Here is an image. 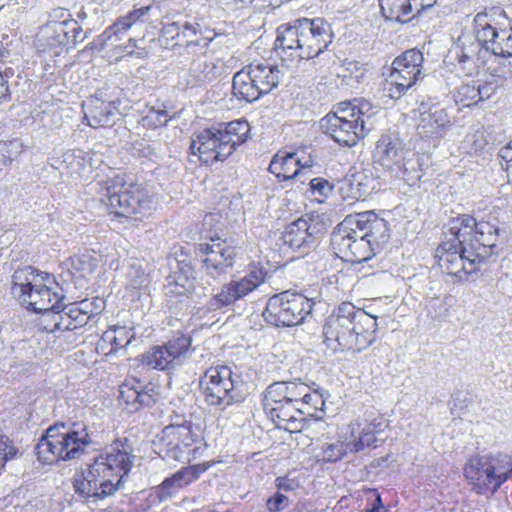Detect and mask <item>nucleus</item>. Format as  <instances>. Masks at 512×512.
Instances as JSON below:
<instances>
[{"mask_svg": "<svg viewBox=\"0 0 512 512\" xmlns=\"http://www.w3.org/2000/svg\"><path fill=\"white\" fill-rule=\"evenodd\" d=\"M494 474V480H493V486H492V494H494L500 487L501 485L506 482L509 478L512 477V470H509V471H504V470H501V471H496L493 473Z\"/></svg>", "mask_w": 512, "mask_h": 512, "instance_id": "obj_60", "label": "nucleus"}, {"mask_svg": "<svg viewBox=\"0 0 512 512\" xmlns=\"http://www.w3.org/2000/svg\"><path fill=\"white\" fill-rule=\"evenodd\" d=\"M181 25L182 22L180 21L163 24V27L161 28V37L164 40H166V42H178L180 37Z\"/></svg>", "mask_w": 512, "mask_h": 512, "instance_id": "obj_53", "label": "nucleus"}, {"mask_svg": "<svg viewBox=\"0 0 512 512\" xmlns=\"http://www.w3.org/2000/svg\"><path fill=\"white\" fill-rule=\"evenodd\" d=\"M106 205L118 217L142 214L149 209L150 201L134 180L125 173L106 181Z\"/></svg>", "mask_w": 512, "mask_h": 512, "instance_id": "obj_11", "label": "nucleus"}, {"mask_svg": "<svg viewBox=\"0 0 512 512\" xmlns=\"http://www.w3.org/2000/svg\"><path fill=\"white\" fill-rule=\"evenodd\" d=\"M8 152V145L6 143H0V166L7 165L11 162V157L6 156L5 153Z\"/></svg>", "mask_w": 512, "mask_h": 512, "instance_id": "obj_63", "label": "nucleus"}, {"mask_svg": "<svg viewBox=\"0 0 512 512\" xmlns=\"http://www.w3.org/2000/svg\"><path fill=\"white\" fill-rule=\"evenodd\" d=\"M69 312L72 331L87 325L92 317L87 310L78 309L76 304H69Z\"/></svg>", "mask_w": 512, "mask_h": 512, "instance_id": "obj_46", "label": "nucleus"}, {"mask_svg": "<svg viewBox=\"0 0 512 512\" xmlns=\"http://www.w3.org/2000/svg\"><path fill=\"white\" fill-rule=\"evenodd\" d=\"M511 57H501L498 64L492 69L491 75L496 78V82L501 83L512 78V61Z\"/></svg>", "mask_w": 512, "mask_h": 512, "instance_id": "obj_47", "label": "nucleus"}, {"mask_svg": "<svg viewBox=\"0 0 512 512\" xmlns=\"http://www.w3.org/2000/svg\"><path fill=\"white\" fill-rule=\"evenodd\" d=\"M142 364L158 370H166L174 367L176 363L173 358L168 355V351L164 346H154L149 351L141 355Z\"/></svg>", "mask_w": 512, "mask_h": 512, "instance_id": "obj_36", "label": "nucleus"}, {"mask_svg": "<svg viewBox=\"0 0 512 512\" xmlns=\"http://www.w3.org/2000/svg\"><path fill=\"white\" fill-rule=\"evenodd\" d=\"M127 439L117 440L104 454L96 456L81 473L75 476L74 488L88 504H97L122 488L135 456Z\"/></svg>", "mask_w": 512, "mask_h": 512, "instance_id": "obj_1", "label": "nucleus"}, {"mask_svg": "<svg viewBox=\"0 0 512 512\" xmlns=\"http://www.w3.org/2000/svg\"><path fill=\"white\" fill-rule=\"evenodd\" d=\"M170 120L167 111L163 109H149L148 113L141 118V125L146 128L155 129L164 126Z\"/></svg>", "mask_w": 512, "mask_h": 512, "instance_id": "obj_44", "label": "nucleus"}, {"mask_svg": "<svg viewBox=\"0 0 512 512\" xmlns=\"http://www.w3.org/2000/svg\"><path fill=\"white\" fill-rule=\"evenodd\" d=\"M481 49L479 42L473 39L470 35H462L458 38V43L455 47V54L458 62L460 64H465L476 58Z\"/></svg>", "mask_w": 512, "mask_h": 512, "instance_id": "obj_37", "label": "nucleus"}, {"mask_svg": "<svg viewBox=\"0 0 512 512\" xmlns=\"http://www.w3.org/2000/svg\"><path fill=\"white\" fill-rule=\"evenodd\" d=\"M313 302L306 296L283 291L269 298L263 317L265 321L273 326H296L306 319L311 313Z\"/></svg>", "mask_w": 512, "mask_h": 512, "instance_id": "obj_12", "label": "nucleus"}, {"mask_svg": "<svg viewBox=\"0 0 512 512\" xmlns=\"http://www.w3.org/2000/svg\"><path fill=\"white\" fill-rule=\"evenodd\" d=\"M474 29L475 40L479 42L481 48L490 51L498 32V28L493 24L492 15L486 11L477 13L474 17Z\"/></svg>", "mask_w": 512, "mask_h": 512, "instance_id": "obj_33", "label": "nucleus"}, {"mask_svg": "<svg viewBox=\"0 0 512 512\" xmlns=\"http://www.w3.org/2000/svg\"><path fill=\"white\" fill-rule=\"evenodd\" d=\"M382 15L390 21L408 23L431 7V0H379Z\"/></svg>", "mask_w": 512, "mask_h": 512, "instance_id": "obj_23", "label": "nucleus"}, {"mask_svg": "<svg viewBox=\"0 0 512 512\" xmlns=\"http://www.w3.org/2000/svg\"><path fill=\"white\" fill-rule=\"evenodd\" d=\"M375 107L364 99L341 102L320 121L322 131L340 146H355L372 129Z\"/></svg>", "mask_w": 512, "mask_h": 512, "instance_id": "obj_5", "label": "nucleus"}, {"mask_svg": "<svg viewBox=\"0 0 512 512\" xmlns=\"http://www.w3.org/2000/svg\"><path fill=\"white\" fill-rule=\"evenodd\" d=\"M331 25L323 18H300L277 28L275 49L299 59H311L333 41Z\"/></svg>", "mask_w": 512, "mask_h": 512, "instance_id": "obj_3", "label": "nucleus"}, {"mask_svg": "<svg viewBox=\"0 0 512 512\" xmlns=\"http://www.w3.org/2000/svg\"><path fill=\"white\" fill-rule=\"evenodd\" d=\"M265 274L262 268L252 267L245 276L223 284L208 300L207 310L218 311L234 305L260 286L264 282Z\"/></svg>", "mask_w": 512, "mask_h": 512, "instance_id": "obj_15", "label": "nucleus"}, {"mask_svg": "<svg viewBox=\"0 0 512 512\" xmlns=\"http://www.w3.org/2000/svg\"><path fill=\"white\" fill-rule=\"evenodd\" d=\"M423 54L417 49L402 53L392 62L385 78L384 90L392 99H399L412 89L422 75Z\"/></svg>", "mask_w": 512, "mask_h": 512, "instance_id": "obj_13", "label": "nucleus"}, {"mask_svg": "<svg viewBox=\"0 0 512 512\" xmlns=\"http://www.w3.org/2000/svg\"><path fill=\"white\" fill-rule=\"evenodd\" d=\"M200 251L206 254L201 265L202 280L209 286L226 277L228 269L234 266L238 256L237 247L228 245L225 241L200 244Z\"/></svg>", "mask_w": 512, "mask_h": 512, "instance_id": "obj_16", "label": "nucleus"}, {"mask_svg": "<svg viewBox=\"0 0 512 512\" xmlns=\"http://www.w3.org/2000/svg\"><path fill=\"white\" fill-rule=\"evenodd\" d=\"M366 496L370 507L366 508L363 512H386L382 498L376 489H368Z\"/></svg>", "mask_w": 512, "mask_h": 512, "instance_id": "obj_55", "label": "nucleus"}, {"mask_svg": "<svg viewBox=\"0 0 512 512\" xmlns=\"http://www.w3.org/2000/svg\"><path fill=\"white\" fill-rule=\"evenodd\" d=\"M374 163L393 178L414 183L421 178L416 155L394 134H383L376 142Z\"/></svg>", "mask_w": 512, "mask_h": 512, "instance_id": "obj_9", "label": "nucleus"}, {"mask_svg": "<svg viewBox=\"0 0 512 512\" xmlns=\"http://www.w3.org/2000/svg\"><path fill=\"white\" fill-rule=\"evenodd\" d=\"M150 10L149 6L141 7L129 12L123 17H119L115 23L106 28V30L99 35L97 42L102 49L105 45H117L121 40L122 35L130 29L133 25L141 22V18L145 16Z\"/></svg>", "mask_w": 512, "mask_h": 512, "instance_id": "obj_26", "label": "nucleus"}, {"mask_svg": "<svg viewBox=\"0 0 512 512\" xmlns=\"http://www.w3.org/2000/svg\"><path fill=\"white\" fill-rule=\"evenodd\" d=\"M199 384L206 403L221 410L243 402L247 395L244 381L226 365L208 368Z\"/></svg>", "mask_w": 512, "mask_h": 512, "instance_id": "obj_10", "label": "nucleus"}, {"mask_svg": "<svg viewBox=\"0 0 512 512\" xmlns=\"http://www.w3.org/2000/svg\"><path fill=\"white\" fill-rule=\"evenodd\" d=\"M376 317L343 302L330 314L323 325V335L333 350L362 352L375 341Z\"/></svg>", "mask_w": 512, "mask_h": 512, "instance_id": "obj_2", "label": "nucleus"}, {"mask_svg": "<svg viewBox=\"0 0 512 512\" xmlns=\"http://www.w3.org/2000/svg\"><path fill=\"white\" fill-rule=\"evenodd\" d=\"M494 471L512 470V457L507 454L490 455Z\"/></svg>", "mask_w": 512, "mask_h": 512, "instance_id": "obj_56", "label": "nucleus"}, {"mask_svg": "<svg viewBox=\"0 0 512 512\" xmlns=\"http://www.w3.org/2000/svg\"><path fill=\"white\" fill-rule=\"evenodd\" d=\"M17 454V449L9 445L7 436L0 433V466L3 467L5 462L12 459Z\"/></svg>", "mask_w": 512, "mask_h": 512, "instance_id": "obj_54", "label": "nucleus"}, {"mask_svg": "<svg viewBox=\"0 0 512 512\" xmlns=\"http://www.w3.org/2000/svg\"><path fill=\"white\" fill-rule=\"evenodd\" d=\"M309 386L303 382L287 381L274 382L266 389L265 393L271 397L281 398L285 401L297 404L299 407L307 408L303 402V397L307 396Z\"/></svg>", "mask_w": 512, "mask_h": 512, "instance_id": "obj_30", "label": "nucleus"}, {"mask_svg": "<svg viewBox=\"0 0 512 512\" xmlns=\"http://www.w3.org/2000/svg\"><path fill=\"white\" fill-rule=\"evenodd\" d=\"M249 131L246 120L231 121L224 129H204L192 137L191 153L206 164L224 161L246 142Z\"/></svg>", "mask_w": 512, "mask_h": 512, "instance_id": "obj_8", "label": "nucleus"}, {"mask_svg": "<svg viewBox=\"0 0 512 512\" xmlns=\"http://www.w3.org/2000/svg\"><path fill=\"white\" fill-rule=\"evenodd\" d=\"M450 126L451 120L448 113L438 104L420 112L417 128L419 134L424 137L439 139L446 134Z\"/></svg>", "mask_w": 512, "mask_h": 512, "instance_id": "obj_24", "label": "nucleus"}, {"mask_svg": "<svg viewBox=\"0 0 512 512\" xmlns=\"http://www.w3.org/2000/svg\"><path fill=\"white\" fill-rule=\"evenodd\" d=\"M94 443L88 427L83 423H56L46 430L35 447L38 459L51 464L59 460L68 461L83 455Z\"/></svg>", "mask_w": 512, "mask_h": 512, "instance_id": "obj_7", "label": "nucleus"}, {"mask_svg": "<svg viewBox=\"0 0 512 512\" xmlns=\"http://www.w3.org/2000/svg\"><path fill=\"white\" fill-rule=\"evenodd\" d=\"M223 65L220 61L207 60L203 57L194 59L190 65L189 84L200 86L218 79L223 73Z\"/></svg>", "mask_w": 512, "mask_h": 512, "instance_id": "obj_31", "label": "nucleus"}, {"mask_svg": "<svg viewBox=\"0 0 512 512\" xmlns=\"http://www.w3.org/2000/svg\"><path fill=\"white\" fill-rule=\"evenodd\" d=\"M500 57H512V28L498 29L497 38L492 43L490 50Z\"/></svg>", "mask_w": 512, "mask_h": 512, "instance_id": "obj_38", "label": "nucleus"}, {"mask_svg": "<svg viewBox=\"0 0 512 512\" xmlns=\"http://www.w3.org/2000/svg\"><path fill=\"white\" fill-rule=\"evenodd\" d=\"M191 345L190 337L180 335L170 340L164 347L173 360L179 362L181 356L185 355Z\"/></svg>", "mask_w": 512, "mask_h": 512, "instance_id": "obj_43", "label": "nucleus"}, {"mask_svg": "<svg viewBox=\"0 0 512 512\" xmlns=\"http://www.w3.org/2000/svg\"><path fill=\"white\" fill-rule=\"evenodd\" d=\"M163 438L168 440L169 456L181 460L185 456L186 448L192 446L197 436L193 433L191 423L184 421L181 424H171L163 429Z\"/></svg>", "mask_w": 512, "mask_h": 512, "instance_id": "obj_25", "label": "nucleus"}, {"mask_svg": "<svg viewBox=\"0 0 512 512\" xmlns=\"http://www.w3.org/2000/svg\"><path fill=\"white\" fill-rule=\"evenodd\" d=\"M369 240L354 227L352 218H345L331 235V246L340 259L350 263H362L370 260L377 253L370 246Z\"/></svg>", "mask_w": 512, "mask_h": 512, "instance_id": "obj_14", "label": "nucleus"}, {"mask_svg": "<svg viewBox=\"0 0 512 512\" xmlns=\"http://www.w3.org/2000/svg\"><path fill=\"white\" fill-rule=\"evenodd\" d=\"M251 72V77L259 87L260 96L268 94L280 82L282 73L278 66L270 64H250L245 67Z\"/></svg>", "mask_w": 512, "mask_h": 512, "instance_id": "obj_32", "label": "nucleus"}, {"mask_svg": "<svg viewBox=\"0 0 512 512\" xmlns=\"http://www.w3.org/2000/svg\"><path fill=\"white\" fill-rule=\"evenodd\" d=\"M314 165L311 156L300 157L299 152H286L283 155L277 153L272 158L268 170L274 174L279 181L292 179L301 180L304 183L308 179L310 168Z\"/></svg>", "mask_w": 512, "mask_h": 512, "instance_id": "obj_20", "label": "nucleus"}, {"mask_svg": "<svg viewBox=\"0 0 512 512\" xmlns=\"http://www.w3.org/2000/svg\"><path fill=\"white\" fill-rule=\"evenodd\" d=\"M251 77V72L244 67L233 76L232 89L235 96L247 102L258 100L260 92Z\"/></svg>", "mask_w": 512, "mask_h": 512, "instance_id": "obj_35", "label": "nucleus"}, {"mask_svg": "<svg viewBox=\"0 0 512 512\" xmlns=\"http://www.w3.org/2000/svg\"><path fill=\"white\" fill-rule=\"evenodd\" d=\"M173 263H175L177 268L179 269V275L177 276L176 271H174V275H170L169 278H171L176 285L185 287L190 277L192 276V268L187 263L180 262L177 259H173L169 263L171 269H174Z\"/></svg>", "mask_w": 512, "mask_h": 512, "instance_id": "obj_45", "label": "nucleus"}, {"mask_svg": "<svg viewBox=\"0 0 512 512\" xmlns=\"http://www.w3.org/2000/svg\"><path fill=\"white\" fill-rule=\"evenodd\" d=\"M115 101H104L98 97L91 98L84 112V118L90 127L111 126L118 114Z\"/></svg>", "mask_w": 512, "mask_h": 512, "instance_id": "obj_27", "label": "nucleus"}, {"mask_svg": "<svg viewBox=\"0 0 512 512\" xmlns=\"http://www.w3.org/2000/svg\"><path fill=\"white\" fill-rule=\"evenodd\" d=\"M303 402L307 409H309V414H304V418H314V419H321L324 411L322 407L324 406V400L322 396L315 392L311 391L309 388V391L307 392V396L303 397ZM301 410L307 411L306 408L301 407Z\"/></svg>", "mask_w": 512, "mask_h": 512, "instance_id": "obj_41", "label": "nucleus"}, {"mask_svg": "<svg viewBox=\"0 0 512 512\" xmlns=\"http://www.w3.org/2000/svg\"><path fill=\"white\" fill-rule=\"evenodd\" d=\"M264 409L277 427L283 428L290 433L301 432L305 427L304 414L307 411L301 410L297 404L282 400L281 398L271 397L270 394H264Z\"/></svg>", "mask_w": 512, "mask_h": 512, "instance_id": "obj_18", "label": "nucleus"}, {"mask_svg": "<svg viewBox=\"0 0 512 512\" xmlns=\"http://www.w3.org/2000/svg\"><path fill=\"white\" fill-rule=\"evenodd\" d=\"M349 441H337L335 443L325 444L322 448L323 460L327 462H336L340 460L347 452H350Z\"/></svg>", "mask_w": 512, "mask_h": 512, "instance_id": "obj_42", "label": "nucleus"}, {"mask_svg": "<svg viewBox=\"0 0 512 512\" xmlns=\"http://www.w3.org/2000/svg\"><path fill=\"white\" fill-rule=\"evenodd\" d=\"M104 340L110 342L116 348L125 347L130 343V338H128L125 328L122 327L105 332Z\"/></svg>", "mask_w": 512, "mask_h": 512, "instance_id": "obj_48", "label": "nucleus"}, {"mask_svg": "<svg viewBox=\"0 0 512 512\" xmlns=\"http://www.w3.org/2000/svg\"><path fill=\"white\" fill-rule=\"evenodd\" d=\"M448 225L450 234L456 235L459 243L467 245L465 252L474 256L472 262L477 259L483 263L497 256L507 234L496 219L477 221L468 214L451 219Z\"/></svg>", "mask_w": 512, "mask_h": 512, "instance_id": "obj_6", "label": "nucleus"}, {"mask_svg": "<svg viewBox=\"0 0 512 512\" xmlns=\"http://www.w3.org/2000/svg\"><path fill=\"white\" fill-rule=\"evenodd\" d=\"M324 233V225L311 219L299 218L289 223L282 233L283 244L292 250L314 247Z\"/></svg>", "mask_w": 512, "mask_h": 512, "instance_id": "obj_19", "label": "nucleus"}, {"mask_svg": "<svg viewBox=\"0 0 512 512\" xmlns=\"http://www.w3.org/2000/svg\"><path fill=\"white\" fill-rule=\"evenodd\" d=\"M495 88L491 83H485L477 87V102L489 99L494 93Z\"/></svg>", "mask_w": 512, "mask_h": 512, "instance_id": "obj_61", "label": "nucleus"}, {"mask_svg": "<svg viewBox=\"0 0 512 512\" xmlns=\"http://www.w3.org/2000/svg\"><path fill=\"white\" fill-rule=\"evenodd\" d=\"M128 392H131L133 394V397H134V402H137L141 405H146V406H150L152 403L155 402L154 398L152 397V395H150L149 393L147 392H144V391H138L137 389L135 388H129L128 389Z\"/></svg>", "mask_w": 512, "mask_h": 512, "instance_id": "obj_59", "label": "nucleus"}, {"mask_svg": "<svg viewBox=\"0 0 512 512\" xmlns=\"http://www.w3.org/2000/svg\"><path fill=\"white\" fill-rule=\"evenodd\" d=\"M205 470L206 467L200 465L187 466L174 473L171 477L166 478L158 486L160 500L171 497L176 489L182 488L196 480Z\"/></svg>", "mask_w": 512, "mask_h": 512, "instance_id": "obj_29", "label": "nucleus"}, {"mask_svg": "<svg viewBox=\"0 0 512 512\" xmlns=\"http://www.w3.org/2000/svg\"><path fill=\"white\" fill-rule=\"evenodd\" d=\"M459 101L464 105L470 106L477 103V87L475 85L465 84L458 90Z\"/></svg>", "mask_w": 512, "mask_h": 512, "instance_id": "obj_52", "label": "nucleus"}, {"mask_svg": "<svg viewBox=\"0 0 512 512\" xmlns=\"http://www.w3.org/2000/svg\"><path fill=\"white\" fill-rule=\"evenodd\" d=\"M97 263V259L88 252L71 257L72 269L78 273L80 277L91 275L95 271Z\"/></svg>", "mask_w": 512, "mask_h": 512, "instance_id": "obj_39", "label": "nucleus"}, {"mask_svg": "<svg viewBox=\"0 0 512 512\" xmlns=\"http://www.w3.org/2000/svg\"><path fill=\"white\" fill-rule=\"evenodd\" d=\"M456 235L445 234V240L436 250L438 264L449 275L460 276L464 271L472 274L482 264L481 261H473L474 256H468L465 252L467 245L459 243Z\"/></svg>", "mask_w": 512, "mask_h": 512, "instance_id": "obj_17", "label": "nucleus"}, {"mask_svg": "<svg viewBox=\"0 0 512 512\" xmlns=\"http://www.w3.org/2000/svg\"><path fill=\"white\" fill-rule=\"evenodd\" d=\"M70 25H76V21L64 20L61 22H54L53 25L51 26V28L56 33V38L59 43L63 42V40L61 39L62 35H63V37H67L68 32L66 31V28L70 27ZM49 28H50V25H48L46 29L48 30Z\"/></svg>", "mask_w": 512, "mask_h": 512, "instance_id": "obj_57", "label": "nucleus"}, {"mask_svg": "<svg viewBox=\"0 0 512 512\" xmlns=\"http://www.w3.org/2000/svg\"><path fill=\"white\" fill-rule=\"evenodd\" d=\"M494 469L489 456H476L465 465L464 475L478 494L492 493Z\"/></svg>", "mask_w": 512, "mask_h": 512, "instance_id": "obj_22", "label": "nucleus"}, {"mask_svg": "<svg viewBox=\"0 0 512 512\" xmlns=\"http://www.w3.org/2000/svg\"><path fill=\"white\" fill-rule=\"evenodd\" d=\"M290 506L289 498L281 492H276L266 501V509L268 512H282Z\"/></svg>", "mask_w": 512, "mask_h": 512, "instance_id": "obj_49", "label": "nucleus"}, {"mask_svg": "<svg viewBox=\"0 0 512 512\" xmlns=\"http://www.w3.org/2000/svg\"><path fill=\"white\" fill-rule=\"evenodd\" d=\"M47 316L51 317L53 325L51 327L45 326L50 331H72L69 305L63 302V307L60 309H53Z\"/></svg>", "mask_w": 512, "mask_h": 512, "instance_id": "obj_40", "label": "nucleus"}, {"mask_svg": "<svg viewBox=\"0 0 512 512\" xmlns=\"http://www.w3.org/2000/svg\"><path fill=\"white\" fill-rule=\"evenodd\" d=\"M11 294L27 309L43 315L62 308L65 300L55 277L31 266L17 269L13 273Z\"/></svg>", "mask_w": 512, "mask_h": 512, "instance_id": "obj_4", "label": "nucleus"}, {"mask_svg": "<svg viewBox=\"0 0 512 512\" xmlns=\"http://www.w3.org/2000/svg\"><path fill=\"white\" fill-rule=\"evenodd\" d=\"M352 218L355 228L359 229L366 240L371 243L370 246L375 248V252L379 253L382 246L388 242L390 238L389 227L387 221L379 218L374 212L369 211L357 214L356 216H347Z\"/></svg>", "mask_w": 512, "mask_h": 512, "instance_id": "obj_21", "label": "nucleus"}, {"mask_svg": "<svg viewBox=\"0 0 512 512\" xmlns=\"http://www.w3.org/2000/svg\"><path fill=\"white\" fill-rule=\"evenodd\" d=\"M275 485L278 488V492L284 491H294L299 487V484L294 479H289L287 477H277L275 480Z\"/></svg>", "mask_w": 512, "mask_h": 512, "instance_id": "obj_58", "label": "nucleus"}, {"mask_svg": "<svg viewBox=\"0 0 512 512\" xmlns=\"http://www.w3.org/2000/svg\"><path fill=\"white\" fill-rule=\"evenodd\" d=\"M309 185L314 196L327 197L333 190L330 182L320 177L311 179Z\"/></svg>", "mask_w": 512, "mask_h": 512, "instance_id": "obj_50", "label": "nucleus"}, {"mask_svg": "<svg viewBox=\"0 0 512 512\" xmlns=\"http://www.w3.org/2000/svg\"><path fill=\"white\" fill-rule=\"evenodd\" d=\"M8 81L4 75L0 73V102L9 98Z\"/></svg>", "mask_w": 512, "mask_h": 512, "instance_id": "obj_62", "label": "nucleus"}, {"mask_svg": "<svg viewBox=\"0 0 512 512\" xmlns=\"http://www.w3.org/2000/svg\"><path fill=\"white\" fill-rule=\"evenodd\" d=\"M129 388L130 387L127 384L122 385L121 390H120V396L128 404L135 403L133 401L134 400L133 394L131 392H128Z\"/></svg>", "mask_w": 512, "mask_h": 512, "instance_id": "obj_64", "label": "nucleus"}, {"mask_svg": "<svg viewBox=\"0 0 512 512\" xmlns=\"http://www.w3.org/2000/svg\"><path fill=\"white\" fill-rule=\"evenodd\" d=\"M501 166L507 173L508 182L512 184V139L500 149Z\"/></svg>", "mask_w": 512, "mask_h": 512, "instance_id": "obj_51", "label": "nucleus"}, {"mask_svg": "<svg viewBox=\"0 0 512 512\" xmlns=\"http://www.w3.org/2000/svg\"><path fill=\"white\" fill-rule=\"evenodd\" d=\"M199 27L198 23L192 24L188 21L182 22L179 41L175 42L173 45L185 46L188 49L195 46H200L202 48L207 47L210 42H212L216 34L209 32L207 35H203Z\"/></svg>", "mask_w": 512, "mask_h": 512, "instance_id": "obj_34", "label": "nucleus"}, {"mask_svg": "<svg viewBox=\"0 0 512 512\" xmlns=\"http://www.w3.org/2000/svg\"><path fill=\"white\" fill-rule=\"evenodd\" d=\"M381 426V422L368 423L366 419H358L351 423V436L348 439L350 452H359L371 446L376 447L374 444L377 440L375 435L382 430Z\"/></svg>", "mask_w": 512, "mask_h": 512, "instance_id": "obj_28", "label": "nucleus"}]
</instances>
